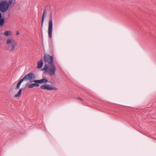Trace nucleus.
<instances>
[{
  "label": "nucleus",
  "instance_id": "1",
  "mask_svg": "<svg viewBox=\"0 0 156 156\" xmlns=\"http://www.w3.org/2000/svg\"><path fill=\"white\" fill-rule=\"evenodd\" d=\"M35 74L32 73H30L26 75L23 78L19 81L15 87V89H19L21 83L23 81L29 80L30 82H32L33 81L35 80Z\"/></svg>",
  "mask_w": 156,
  "mask_h": 156
},
{
  "label": "nucleus",
  "instance_id": "2",
  "mask_svg": "<svg viewBox=\"0 0 156 156\" xmlns=\"http://www.w3.org/2000/svg\"><path fill=\"white\" fill-rule=\"evenodd\" d=\"M56 69V68L53 63L45 65L43 70L48 72L50 76H51L55 74Z\"/></svg>",
  "mask_w": 156,
  "mask_h": 156
},
{
  "label": "nucleus",
  "instance_id": "3",
  "mask_svg": "<svg viewBox=\"0 0 156 156\" xmlns=\"http://www.w3.org/2000/svg\"><path fill=\"white\" fill-rule=\"evenodd\" d=\"M6 44H9L8 50L10 51H14L18 45L17 43L12 38L7 39Z\"/></svg>",
  "mask_w": 156,
  "mask_h": 156
},
{
  "label": "nucleus",
  "instance_id": "4",
  "mask_svg": "<svg viewBox=\"0 0 156 156\" xmlns=\"http://www.w3.org/2000/svg\"><path fill=\"white\" fill-rule=\"evenodd\" d=\"M52 11L49 14V21L48 22V34L49 37L51 38L52 37Z\"/></svg>",
  "mask_w": 156,
  "mask_h": 156
},
{
  "label": "nucleus",
  "instance_id": "5",
  "mask_svg": "<svg viewBox=\"0 0 156 156\" xmlns=\"http://www.w3.org/2000/svg\"><path fill=\"white\" fill-rule=\"evenodd\" d=\"M44 61L49 64L54 63V58L52 56L48 54H44Z\"/></svg>",
  "mask_w": 156,
  "mask_h": 156
},
{
  "label": "nucleus",
  "instance_id": "6",
  "mask_svg": "<svg viewBox=\"0 0 156 156\" xmlns=\"http://www.w3.org/2000/svg\"><path fill=\"white\" fill-rule=\"evenodd\" d=\"M40 88L49 90H58L57 87H52L51 85L48 84L43 85L40 87Z\"/></svg>",
  "mask_w": 156,
  "mask_h": 156
},
{
  "label": "nucleus",
  "instance_id": "7",
  "mask_svg": "<svg viewBox=\"0 0 156 156\" xmlns=\"http://www.w3.org/2000/svg\"><path fill=\"white\" fill-rule=\"evenodd\" d=\"M8 8V5L6 1L3 2L0 5V10L2 12L6 11Z\"/></svg>",
  "mask_w": 156,
  "mask_h": 156
},
{
  "label": "nucleus",
  "instance_id": "8",
  "mask_svg": "<svg viewBox=\"0 0 156 156\" xmlns=\"http://www.w3.org/2000/svg\"><path fill=\"white\" fill-rule=\"evenodd\" d=\"M33 82H34V83L32 84L27 83V84L26 87L28 88H33L34 87H37L39 86V83L37 80H34L33 81Z\"/></svg>",
  "mask_w": 156,
  "mask_h": 156
},
{
  "label": "nucleus",
  "instance_id": "9",
  "mask_svg": "<svg viewBox=\"0 0 156 156\" xmlns=\"http://www.w3.org/2000/svg\"><path fill=\"white\" fill-rule=\"evenodd\" d=\"M47 14L46 12V10L45 9H44V10L43 13L42 15V20H41V26L42 27L43 26V22L44 20V18L45 17L46 15Z\"/></svg>",
  "mask_w": 156,
  "mask_h": 156
},
{
  "label": "nucleus",
  "instance_id": "10",
  "mask_svg": "<svg viewBox=\"0 0 156 156\" xmlns=\"http://www.w3.org/2000/svg\"><path fill=\"white\" fill-rule=\"evenodd\" d=\"M24 88H20L19 89L18 92L14 96V97L16 98L18 97H19L21 96V92L22 90H23Z\"/></svg>",
  "mask_w": 156,
  "mask_h": 156
},
{
  "label": "nucleus",
  "instance_id": "11",
  "mask_svg": "<svg viewBox=\"0 0 156 156\" xmlns=\"http://www.w3.org/2000/svg\"><path fill=\"white\" fill-rule=\"evenodd\" d=\"M43 60L41 58L39 61L37 62V68L39 69L41 68L43 66Z\"/></svg>",
  "mask_w": 156,
  "mask_h": 156
},
{
  "label": "nucleus",
  "instance_id": "12",
  "mask_svg": "<svg viewBox=\"0 0 156 156\" xmlns=\"http://www.w3.org/2000/svg\"><path fill=\"white\" fill-rule=\"evenodd\" d=\"M37 80L39 83H46L48 82V79L45 78H43L41 80Z\"/></svg>",
  "mask_w": 156,
  "mask_h": 156
},
{
  "label": "nucleus",
  "instance_id": "13",
  "mask_svg": "<svg viewBox=\"0 0 156 156\" xmlns=\"http://www.w3.org/2000/svg\"><path fill=\"white\" fill-rule=\"evenodd\" d=\"M4 34L7 37L9 36H11L12 35V32L11 31H7L5 32Z\"/></svg>",
  "mask_w": 156,
  "mask_h": 156
},
{
  "label": "nucleus",
  "instance_id": "14",
  "mask_svg": "<svg viewBox=\"0 0 156 156\" xmlns=\"http://www.w3.org/2000/svg\"><path fill=\"white\" fill-rule=\"evenodd\" d=\"M4 22L5 20L3 18L0 19V26H2L4 24Z\"/></svg>",
  "mask_w": 156,
  "mask_h": 156
},
{
  "label": "nucleus",
  "instance_id": "15",
  "mask_svg": "<svg viewBox=\"0 0 156 156\" xmlns=\"http://www.w3.org/2000/svg\"><path fill=\"white\" fill-rule=\"evenodd\" d=\"M19 31H17L16 32V36L18 35H19Z\"/></svg>",
  "mask_w": 156,
  "mask_h": 156
},
{
  "label": "nucleus",
  "instance_id": "16",
  "mask_svg": "<svg viewBox=\"0 0 156 156\" xmlns=\"http://www.w3.org/2000/svg\"><path fill=\"white\" fill-rule=\"evenodd\" d=\"M76 99H79L80 101H83V99H81V98H76Z\"/></svg>",
  "mask_w": 156,
  "mask_h": 156
},
{
  "label": "nucleus",
  "instance_id": "17",
  "mask_svg": "<svg viewBox=\"0 0 156 156\" xmlns=\"http://www.w3.org/2000/svg\"><path fill=\"white\" fill-rule=\"evenodd\" d=\"M13 0H10L9 1V3L10 4H12V1Z\"/></svg>",
  "mask_w": 156,
  "mask_h": 156
},
{
  "label": "nucleus",
  "instance_id": "18",
  "mask_svg": "<svg viewBox=\"0 0 156 156\" xmlns=\"http://www.w3.org/2000/svg\"><path fill=\"white\" fill-rule=\"evenodd\" d=\"M2 18V14L1 12H0V19H1Z\"/></svg>",
  "mask_w": 156,
  "mask_h": 156
},
{
  "label": "nucleus",
  "instance_id": "19",
  "mask_svg": "<svg viewBox=\"0 0 156 156\" xmlns=\"http://www.w3.org/2000/svg\"><path fill=\"white\" fill-rule=\"evenodd\" d=\"M51 46H50V47H51V48H52V43H51Z\"/></svg>",
  "mask_w": 156,
  "mask_h": 156
}]
</instances>
